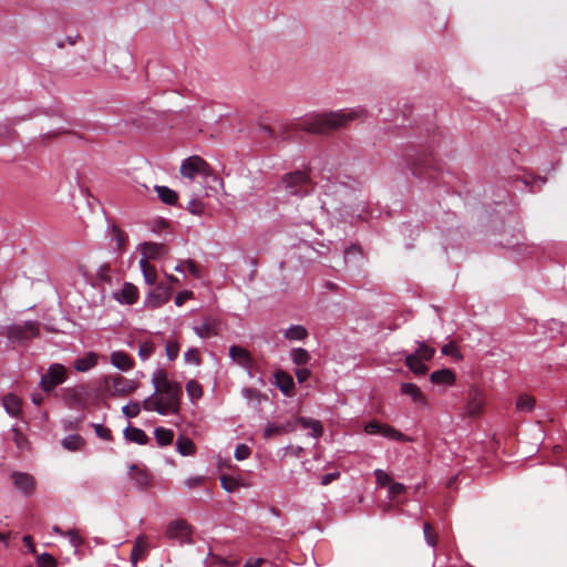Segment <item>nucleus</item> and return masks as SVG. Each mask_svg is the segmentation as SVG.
I'll return each mask as SVG.
<instances>
[{
    "label": "nucleus",
    "instance_id": "f257e3e1",
    "mask_svg": "<svg viewBox=\"0 0 567 567\" xmlns=\"http://www.w3.org/2000/svg\"><path fill=\"white\" fill-rule=\"evenodd\" d=\"M364 117L365 111L361 107L318 113L305 118L301 122V128L308 133L324 134L346 127L349 123Z\"/></svg>",
    "mask_w": 567,
    "mask_h": 567
},
{
    "label": "nucleus",
    "instance_id": "f03ea898",
    "mask_svg": "<svg viewBox=\"0 0 567 567\" xmlns=\"http://www.w3.org/2000/svg\"><path fill=\"white\" fill-rule=\"evenodd\" d=\"M280 187L288 196L303 197L309 195L313 187L306 172L296 171L282 176Z\"/></svg>",
    "mask_w": 567,
    "mask_h": 567
},
{
    "label": "nucleus",
    "instance_id": "7ed1b4c3",
    "mask_svg": "<svg viewBox=\"0 0 567 567\" xmlns=\"http://www.w3.org/2000/svg\"><path fill=\"white\" fill-rule=\"evenodd\" d=\"M182 388L178 384H166L156 394V400L162 410V415L176 414L179 411Z\"/></svg>",
    "mask_w": 567,
    "mask_h": 567
},
{
    "label": "nucleus",
    "instance_id": "20e7f679",
    "mask_svg": "<svg viewBox=\"0 0 567 567\" xmlns=\"http://www.w3.org/2000/svg\"><path fill=\"white\" fill-rule=\"evenodd\" d=\"M138 383L120 374L106 375L103 379V389L112 396L126 395L134 392Z\"/></svg>",
    "mask_w": 567,
    "mask_h": 567
},
{
    "label": "nucleus",
    "instance_id": "39448f33",
    "mask_svg": "<svg viewBox=\"0 0 567 567\" xmlns=\"http://www.w3.org/2000/svg\"><path fill=\"white\" fill-rule=\"evenodd\" d=\"M66 380V369L60 363H52L47 373L42 374L40 379V388L43 392L50 393L58 385L64 383Z\"/></svg>",
    "mask_w": 567,
    "mask_h": 567
},
{
    "label": "nucleus",
    "instance_id": "423d86ee",
    "mask_svg": "<svg viewBox=\"0 0 567 567\" xmlns=\"http://www.w3.org/2000/svg\"><path fill=\"white\" fill-rule=\"evenodd\" d=\"M181 174L183 177L193 179L196 176H209L212 169L209 165L199 156H189L184 159L181 165Z\"/></svg>",
    "mask_w": 567,
    "mask_h": 567
},
{
    "label": "nucleus",
    "instance_id": "0eeeda50",
    "mask_svg": "<svg viewBox=\"0 0 567 567\" xmlns=\"http://www.w3.org/2000/svg\"><path fill=\"white\" fill-rule=\"evenodd\" d=\"M10 480L14 489L24 497H31L34 495L37 491V480L30 473L13 471L10 474Z\"/></svg>",
    "mask_w": 567,
    "mask_h": 567
},
{
    "label": "nucleus",
    "instance_id": "6e6552de",
    "mask_svg": "<svg viewBox=\"0 0 567 567\" xmlns=\"http://www.w3.org/2000/svg\"><path fill=\"white\" fill-rule=\"evenodd\" d=\"M39 323L27 321L23 324H12L8 328L7 336L11 341L25 342L39 334Z\"/></svg>",
    "mask_w": 567,
    "mask_h": 567
},
{
    "label": "nucleus",
    "instance_id": "1a4fd4ad",
    "mask_svg": "<svg viewBox=\"0 0 567 567\" xmlns=\"http://www.w3.org/2000/svg\"><path fill=\"white\" fill-rule=\"evenodd\" d=\"M172 296L169 282H159L148 292L146 303L152 308H158L166 303Z\"/></svg>",
    "mask_w": 567,
    "mask_h": 567
},
{
    "label": "nucleus",
    "instance_id": "9d476101",
    "mask_svg": "<svg viewBox=\"0 0 567 567\" xmlns=\"http://www.w3.org/2000/svg\"><path fill=\"white\" fill-rule=\"evenodd\" d=\"M193 330L200 339L216 337L220 331V320L216 317H206L199 324L194 326Z\"/></svg>",
    "mask_w": 567,
    "mask_h": 567
},
{
    "label": "nucleus",
    "instance_id": "9b49d317",
    "mask_svg": "<svg viewBox=\"0 0 567 567\" xmlns=\"http://www.w3.org/2000/svg\"><path fill=\"white\" fill-rule=\"evenodd\" d=\"M166 536L171 539H176L181 544L190 543V527L184 520L172 522L166 529Z\"/></svg>",
    "mask_w": 567,
    "mask_h": 567
},
{
    "label": "nucleus",
    "instance_id": "f8f14e48",
    "mask_svg": "<svg viewBox=\"0 0 567 567\" xmlns=\"http://www.w3.org/2000/svg\"><path fill=\"white\" fill-rule=\"evenodd\" d=\"M297 423H298L297 419L296 420H287L286 422H282V423L268 422L264 429V437L268 440L275 435L291 433L296 430Z\"/></svg>",
    "mask_w": 567,
    "mask_h": 567
},
{
    "label": "nucleus",
    "instance_id": "ddd939ff",
    "mask_svg": "<svg viewBox=\"0 0 567 567\" xmlns=\"http://www.w3.org/2000/svg\"><path fill=\"white\" fill-rule=\"evenodd\" d=\"M128 475L130 478L134 482L135 486L141 491L146 489L151 485L152 475L145 468L133 464L130 466Z\"/></svg>",
    "mask_w": 567,
    "mask_h": 567
},
{
    "label": "nucleus",
    "instance_id": "4468645a",
    "mask_svg": "<svg viewBox=\"0 0 567 567\" xmlns=\"http://www.w3.org/2000/svg\"><path fill=\"white\" fill-rule=\"evenodd\" d=\"M114 299L123 305H133L138 297L137 288L130 282H125L123 287L113 293Z\"/></svg>",
    "mask_w": 567,
    "mask_h": 567
},
{
    "label": "nucleus",
    "instance_id": "2eb2a0df",
    "mask_svg": "<svg viewBox=\"0 0 567 567\" xmlns=\"http://www.w3.org/2000/svg\"><path fill=\"white\" fill-rule=\"evenodd\" d=\"M229 357L234 362L244 369L249 370L252 367V358L250 353L239 346L229 347Z\"/></svg>",
    "mask_w": 567,
    "mask_h": 567
},
{
    "label": "nucleus",
    "instance_id": "dca6fc26",
    "mask_svg": "<svg viewBox=\"0 0 567 567\" xmlns=\"http://www.w3.org/2000/svg\"><path fill=\"white\" fill-rule=\"evenodd\" d=\"M411 173L419 178H433L429 158H417L410 164Z\"/></svg>",
    "mask_w": 567,
    "mask_h": 567
},
{
    "label": "nucleus",
    "instance_id": "f3484780",
    "mask_svg": "<svg viewBox=\"0 0 567 567\" xmlns=\"http://www.w3.org/2000/svg\"><path fill=\"white\" fill-rule=\"evenodd\" d=\"M110 362L114 368L121 371H128L134 365L132 358L124 351H113L110 354Z\"/></svg>",
    "mask_w": 567,
    "mask_h": 567
},
{
    "label": "nucleus",
    "instance_id": "a211bd4d",
    "mask_svg": "<svg viewBox=\"0 0 567 567\" xmlns=\"http://www.w3.org/2000/svg\"><path fill=\"white\" fill-rule=\"evenodd\" d=\"M401 393L404 395H409L412 401L416 404L425 405L426 399L425 395L422 393L421 389L414 384L404 382L401 384Z\"/></svg>",
    "mask_w": 567,
    "mask_h": 567
},
{
    "label": "nucleus",
    "instance_id": "6ab92c4d",
    "mask_svg": "<svg viewBox=\"0 0 567 567\" xmlns=\"http://www.w3.org/2000/svg\"><path fill=\"white\" fill-rule=\"evenodd\" d=\"M99 362V354L95 352H89L85 355L78 358L74 361V369L79 372H86L93 369Z\"/></svg>",
    "mask_w": 567,
    "mask_h": 567
},
{
    "label": "nucleus",
    "instance_id": "aec40b11",
    "mask_svg": "<svg viewBox=\"0 0 567 567\" xmlns=\"http://www.w3.org/2000/svg\"><path fill=\"white\" fill-rule=\"evenodd\" d=\"M2 405L6 412L11 416L16 417L21 412V400L12 393H9L2 398Z\"/></svg>",
    "mask_w": 567,
    "mask_h": 567
},
{
    "label": "nucleus",
    "instance_id": "412c9836",
    "mask_svg": "<svg viewBox=\"0 0 567 567\" xmlns=\"http://www.w3.org/2000/svg\"><path fill=\"white\" fill-rule=\"evenodd\" d=\"M151 382L154 386V395H156L161 389H166V384H178L175 381L168 380L167 374L163 369H156L153 372Z\"/></svg>",
    "mask_w": 567,
    "mask_h": 567
},
{
    "label": "nucleus",
    "instance_id": "4be33fe9",
    "mask_svg": "<svg viewBox=\"0 0 567 567\" xmlns=\"http://www.w3.org/2000/svg\"><path fill=\"white\" fill-rule=\"evenodd\" d=\"M276 385L285 395H290L293 389V379L291 375L284 371H279L275 374Z\"/></svg>",
    "mask_w": 567,
    "mask_h": 567
},
{
    "label": "nucleus",
    "instance_id": "5701e85b",
    "mask_svg": "<svg viewBox=\"0 0 567 567\" xmlns=\"http://www.w3.org/2000/svg\"><path fill=\"white\" fill-rule=\"evenodd\" d=\"M430 380L434 384L449 385L454 382L455 375L453 371L450 369H441L437 371H433L430 375Z\"/></svg>",
    "mask_w": 567,
    "mask_h": 567
},
{
    "label": "nucleus",
    "instance_id": "b1692460",
    "mask_svg": "<svg viewBox=\"0 0 567 567\" xmlns=\"http://www.w3.org/2000/svg\"><path fill=\"white\" fill-rule=\"evenodd\" d=\"M297 421L302 427L311 430V432L309 433L311 437L318 439L322 435L323 427L318 420L299 416L297 417Z\"/></svg>",
    "mask_w": 567,
    "mask_h": 567
},
{
    "label": "nucleus",
    "instance_id": "393cba45",
    "mask_svg": "<svg viewBox=\"0 0 567 567\" xmlns=\"http://www.w3.org/2000/svg\"><path fill=\"white\" fill-rule=\"evenodd\" d=\"M123 433L125 440L130 442H134L140 445H144L148 442V436L146 433L138 427L127 426Z\"/></svg>",
    "mask_w": 567,
    "mask_h": 567
},
{
    "label": "nucleus",
    "instance_id": "a878e982",
    "mask_svg": "<svg viewBox=\"0 0 567 567\" xmlns=\"http://www.w3.org/2000/svg\"><path fill=\"white\" fill-rule=\"evenodd\" d=\"M140 267H141L145 284L148 286H155L156 280H157L156 269L154 266L150 265L146 257H143L140 260Z\"/></svg>",
    "mask_w": 567,
    "mask_h": 567
},
{
    "label": "nucleus",
    "instance_id": "bb28decb",
    "mask_svg": "<svg viewBox=\"0 0 567 567\" xmlns=\"http://www.w3.org/2000/svg\"><path fill=\"white\" fill-rule=\"evenodd\" d=\"M157 193L158 198L167 205H175L178 200V195L175 190L171 189L167 186H158L154 187Z\"/></svg>",
    "mask_w": 567,
    "mask_h": 567
},
{
    "label": "nucleus",
    "instance_id": "cd10ccee",
    "mask_svg": "<svg viewBox=\"0 0 567 567\" xmlns=\"http://www.w3.org/2000/svg\"><path fill=\"white\" fill-rule=\"evenodd\" d=\"M381 435L398 442H413L411 436L403 434L402 432L388 424L382 425Z\"/></svg>",
    "mask_w": 567,
    "mask_h": 567
},
{
    "label": "nucleus",
    "instance_id": "c85d7f7f",
    "mask_svg": "<svg viewBox=\"0 0 567 567\" xmlns=\"http://www.w3.org/2000/svg\"><path fill=\"white\" fill-rule=\"evenodd\" d=\"M176 450L183 456H190L195 453L196 447L190 439L179 435L176 440Z\"/></svg>",
    "mask_w": 567,
    "mask_h": 567
},
{
    "label": "nucleus",
    "instance_id": "c756f323",
    "mask_svg": "<svg viewBox=\"0 0 567 567\" xmlns=\"http://www.w3.org/2000/svg\"><path fill=\"white\" fill-rule=\"evenodd\" d=\"M405 364L416 375H424L427 372V367L417 358L416 354H408L405 357Z\"/></svg>",
    "mask_w": 567,
    "mask_h": 567
},
{
    "label": "nucleus",
    "instance_id": "7c9ffc66",
    "mask_svg": "<svg viewBox=\"0 0 567 567\" xmlns=\"http://www.w3.org/2000/svg\"><path fill=\"white\" fill-rule=\"evenodd\" d=\"M146 547L147 544L145 537H138L131 553V561L133 567H136L138 559L146 553Z\"/></svg>",
    "mask_w": 567,
    "mask_h": 567
},
{
    "label": "nucleus",
    "instance_id": "2f4dec72",
    "mask_svg": "<svg viewBox=\"0 0 567 567\" xmlns=\"http://www.w3.org/2000/svg\"><path fill=\"white\" fill-rule=\"evenodd\" d=\"M154 436L159 446H167L173 442L174 432L159 426L154 430Z\"/></svg>",
    "mask_w": 567,
    "mask_h": 567
},
{
    "label": "nucleus",
    "instance_id": "473e14b6",
    "mask_svg": "<svg viewBox=\"0 0 567 567\" xmlns=\"http://www.w3.org/2000/svg\"><path fill=\"white\" fill-rule=\"evenodd\" d=\"M307 329L302 326L296 324L290 326L284 333V337L288 340H303L307 337Z\"/></svg>",
    "mask_w": 567,
    "mask_h": 567
},
{
    "label": "nucleus",
    "instance_id": "72a5a7b5",
    "mask_svg": "<svg viewBox=\"0 0 567 567\" xmlns=\"http://www.w3.org/2000/svg\"><path fill=\"white\" fill-rule=\"evenodd\" d=\"M84 444V440L79 434L68 435L62 440V446L69 451H78Z\"/></svg>",
    "mask_w": 567,
    "mask_h": 567
},
{
    "label": "nucleus",
    "instance_id": "f704fd0d",
    "mask_svg": "<svg viewBox=\"0 0 567 567\" xmlns=\"http://www.w3.org/2000/svg\"><path fill=\"white\" fill-rule=\"evenodd\" d=\"M535 402L534 398L527 394H522L517 398L516 409L522 413L530 412L535 408Z\"/></svg>",
    "mask_w": 567,
    "mask_h": 567
},
{
    "label": "nucleus",
    "instance_id": "c9c22d12",
    "mask_svg": "<svg viewBox=\"0 0 567 567\" xmlns=\"http://www.w3.org/2000/svg\"><path fill=\"white\" fill-rule=\"evenodd\" d=\"M145 254L148 258H157L167 254V248L163 244L148 243L145 244Z\"/></svg>",
    "mask_w": 567,
    "mask_h": 567
},
{
    "label": "nucleus",
    "instance_id": "e433bc0d",
    "mask_svg": "<svg viewBox=\"0 0 567 567\" xmlns=\"http://www.w3.org/2000/svg\"><path fill=\"white\" fill-rule=\"evenodd\" d=\"M291 360L297 365H305L310 360V354L302 348L292 349L290 352Z\"/></svg>",
    "mask_w": 567,
    "mask_h": 567
},
{
    "label": "nucleus",
    "instance_id": "4c0bfd02",
    "mask_svg": "<svg viewBox=\"0 0 567 567\" xmlns=\"http://www.w3.org/2000/svg\"><path fill=\"white\" fill-rule=\"evenodd\" d=\"M417 344H419V347L414 354H416L421 361L422 360L429 361L434 357V354H435L434 348L429 347L424 342H417Z\"/></svg>",
    "mask_w": 567,
    "mask_h": 567
},
{
    "label": "nucleus",
    "instance_id": "58836bf2",
    "mask_svg": "<svg viewBox=\"0 0 567 567\" xmlns=\"http://www.w3.org/2000/svg\"><path fill=\"white\" fill-rule=\"evenodd\" d=\"M141 409H144L145 411H148V412L155 411L162 415V410H159V406H158V403L156 400V395H154V392L152 393V395H150L143 400V402L141 404Z\"/></svg>",
    "mask_w": 567,
    "mask_h": 567
},
{
    "label": "nucleus",
    "instance_id": "ea45409f",
    "mask_svg": "<svg viewBox=\"0 0 567 567\" xmlns=\"http://www.w3.org/2000/svg\"><path fill=\"white\" fill-rule=\"evenodd\" d=\"M186 392L193 400L199 399L203 395L202 385L195 380H189L186 383Z\"/></svg>",
    "mask_w": 567,
    "mask_h": 567
},
{
    "label": "nucleus",
    "instance_id": "a19ab883",
    "mask_svg": "<svg viewBox=\"0 0 567 567\" xmlns=\"http://www.w3.org/2000/svg\"><path fill=\"white\" fill-rule=\"evenodd\" d=\"M220 485L226 492L231 493L238 488L239 482L235 477L223 475L220 477Z\"/></svg>",
    "mask_w": 567,
    "mask_h": 567
},
{
    "label": "nucleus",
    "instance_id": "79ce46f5",
    "mask_svg": "<svg viewBox=\"0 0 567 567\" xmlns=\"http://www.w3.org/2000/svg\"><path fill=\"white\" fill-rule=\"evenodd\" d=\"M122 412L127 419L136 417L141 412V403L132 401L122 408Z\"/></svg>",
    "mask_w": 567,
    "mask_h": 567
},
{
    "label": "nucleus",
    "instance_id": "37998d69",
    "mask_svg": "<svg viewBox=\"0 0 567 567\" xmlns=\"http://www.w3.org/2000/svg\"><path fill=\"white\" fill-rule=\"evenodd\" d=\"M374 476L377 484L380 485L381 487H389L390 484L393 482L391 476L381 468H377L374 471Z\"/></svg>",
    "mask_w": 567,
    "mask_h": 567
},
{
    "label": "nucleus",
    "instance_id": "c03bdc74",
    "mask_svg": "<svg viewBox=\"0 0 567 567\" xmlns=\"http://www.w3.org/2000/svg\"><path fill=\"white\" fill-rule=\"evenodd\" d=\"M423 534H424V538H425V542L426 544L432 547V548H435L436 546V535L433 533V528H432V525L430 523H424L423 525Z\"/></svg>",
    "mask_w": 567,
    "mask_h": 567
},
{
    "label": "nucleus",
    "instance_id": "a18cd8bd",
    "mask_svg": "<svg viewBox=\"0 0 567 567\" xmlns=\"http://www.w3.org/2000/svg\"><path fill=\"white\" fill-rule=\"evenodd\" d=\"M155 346L153 342H143L138 348V357L145 361L147 360L154 352Z\"/></svg>",
    "mask_w": 567,
    "mask_h": 567
},
{
    "label": "nucleus",
    "instance_id": "49530a36",
    "mask_svg": "<svg viewBox=\"0 0 567 567\" xmlns=\"http://www.w3.org/2000/svg\"><path fill=\"white\" fill-rule=\"evenodd\" d=\"M186 209L193 214L200 216L204 213V204L199 199L193 198L188 202Z\"/></svg>",
    "mask_w": 567,
    "mask_h": 567
},
{
    "label": "nucleus",
    "instance_id": "de8ad7c7",
    "mask_svg": "<svg viewBox=\"0 0 567 567\" xmlns=\"http://www.w3.org/2000/svg\"><path fill=\"white\" fill-rule=\"evenodd\" d=\"M250 454H251V450L248 445L238 444L236 446L234 456L237 461H244V460L248 458Z\"/></svg>",
    "mask_w": 567,
    "mask_h": 567
},
{
    "label": "nucleus",
    "instance_id": "09e8293b",
    "mask_svg": "<svg viewBox=\"0 0 567 567\" xmlns=\"http://www.w3.org/2000/svg\"><path fill=\"white\" fill-rule=\"evenodd\" d=\"M405 492V486L402 483L392 482L388 487L389 497L395 499L396 496Z\"/></svg>",
    "mask_w": 567,
    "mask_h": 567
},
{
    "label": "nucleus",
    "instance_id": "8fccbe9b",
    "mask_svg": "<svg viewBox=\"0 0 567 567\" xmlns=\"http://www.w3.org/2000/svg\"><path fill=\"white\" fill-rule=\"evenodd\" d=\"M94 431L96 436L104 441H111L112 440V433L109 427H105L102 424H93Z\"/></svg>",
    "mask_w": 567,
    "mask_h": 567
},
{
    "label": "nucleus",
    "instance_id": "3c124183",
    "mask_svg": "<svg viewBox=\"0 0 567 567\" xmlns=\"http://www.w3.org/2000/svg\"><path fill=\"white\" fill-rule=\"evenodd\" d=\"M38 566L39 567H54L56 565L55 559L52 555L48 553H43L38 557Z\"/></svg>",
    "mask_w": 567,
    "mask_h": 567
},
{
    "label": "nucleus",
    "instance_id": "603ef678",
    "mask_svg": "<svg viewBox=\"0 0 567 567\" xmlns=\"http://www.w3.org/2000/svg\"><path fill=\"white\" fill-rule=\"evenodd\" d=\"M184 359L187 363H192V364H196V365H199V363H200L198 350L195 348L188 349L184 353Z\"/></svg>",
    "mask_w": 567,
    "mask_h": 567
},
{
    "label": "nucleus",
    "instance_id": "864d4df0",
    "mask_svg": "<svg viewBox=\"0 0 567 567\" xmlns=\"http://www.w3.org/2000/svg\"><path fill=\"white\" fill-rule=\"evenodd\" d=\"M382 425L383 423H380L375 420L370 421L364 425V432L370 435L381 434Z\"/></svg>",
    "mask_w": 567,
    "mask_h": 567
},
{
    "label": "nucleus",
    "instance_id": "5fc2aeb1",
    "mask_svg": "<svg viewBox=\"0 0 567 567\" xmlns=\"http://www.w3.org/2000/svg\"><path fill=\"white\" fill-rule=\"evenodd\" d=\"M66 537L69 538L70 540V544L75 548L78 549L82 544H83V539L79 536V534L76 533V530L74 529H69L66 532Z\"/></svg>",
    "mask_w": 567,
    "mask_h": 567
},
{
    "label": "nucleus",
    "instance_id": "6e6d98bb",
    "mask_svg": "<svg viewBox=\"0 0 567 567\" xmlns=\"http://www.w3.org/2000/svg\"><path fill=\"white\" fill-rule=\"evenodd\" d=\"M205 482V477L197 475V476H190L184 481V485L187 488H195L200 486Z\"/></svg>",
    "mask_w": 567,
    "mask_h": 567
},
{
    "label": "nucleus",
    "instance_id": "4d7b16f0",
    "mask_svg": "<svg viewBox=\"0 0 567 567\" xmlns=\"http://www.w3.org/2000/svg\"><path fill=\"white\" fill-rule=\"evenodd\" d=\"M166 355L169 360H175L178 357L179 347L176 342H168L166 344Z\"/></svg>",
    "mask_w": 567,
    "mask_h": 567
},
{
    "label": "nucleus",
    "instance_id": "13d9d810",
    "mask_svg": "<svg viewBox=\"0 0 567 567\" xmlns=\"http://www.w3.org/2000/svg\"><path fill=\"white\" fill-rule=\"evenodd\" d=\"M193 297V292L189 291V290H184V291H179L176 296H175V305L177 307H181L185 303V301L187 299H190Z\"/></svg>",
    "mask_w": 567,
    "mask_h": 567
},
{
    "label": "nucleus",
    "instance_id": "bf43d9fd",
    "mask_svg": "<svg viewBox=\"0 0 567 567\" xmlns=\"http://www.w3.org/2000/svg\"><path fill=\"white\" fill-rule=\"evenodd\" d=\"M441 351L444 355L458 357V350L454 343L444 344Z\"/></svg>",
    "mask_w": 567,
    "mask_h": 567
},
{
    "label": "nucleus",
    "instance_id": "052dcab7",
    "mask_svg": "<svg viewBox=\"0 0 567 567\" xmlns=\"http://www.w3.org/2000/svg\"><path fill=\"white\" fill-rule=\"evenodd\" d=\"M186 267L192 276H194L195 278H200V270L199 267L195 264V261H193L192 259H187Z\"/></svg>",
    "mask_w": 567,
    "mask_h": 567
},
{
    "label": "nucleus",
    "instance_id": "680f3d73",
    "mask_svg": "<svg viewBox=\"0 0 567 567\" xmlns=\"http://www.w3.org/2000/svg\"><path fill=\"white\" fill-rule=\"evenodd\" d=\"M296 377L299 383H303L310 377V370L307 368H301L296 371Z\"/></svg>",
    "mask_w": 567,
    "mask_h": 567
},
{
    "label": "nucleus",
    "instance_id": "e2e57ef3",
    "mask_svg": "<svg viewBox=\"0 0 567 567\" xmlns=\"http://www.w3.org/2000/svg\"><path fill=\"white\" fill-rule=\"evenodd\" d=\"M339 476H340L339 472H332V473L324 474L323 476H321V484L328 485L331 482L336 481Z\"/></svg>",
    "mask_w": 567,
    "mask_h": 567
},
{
    "label": "nucleus",
    "instance_id": "0e129e2a",
    "mask_svg": "<svg viewBox=\"0 0 567 567\" xmlns=\"http://www.w3.org/2000/svg\"><path fill=\"white\" fill-rule=\"evenodd\" d=\"M43 400H44L43 395L39 392H34L31 394V401L37 406L41 405Z\"/></svg>",
    "mask_w": 567,
    "mask_h": 567
},
{
    "label": "nucleus",
    "instance_id": "69168bd1",
    "mask_svg": "<svg viewBox=\"0 0 567 567\" xmlns=\"http://www.w3.org/2000/svg\"><path fill=\"white\" fill-rule=\"evenodd\" d=\"M264 563L262 558L249 559L245 563L244 567H260Z\"/></svg>",
    "mask_w": 567,
    "mask_h": 567
},
{
    "label": "nucleus",
    "instance_id": "338daca9",
    "mask_svg": "<svg viewBox=\"0 0 567 567\" xmlns=\"http://www.w3.org/2000/svg\"><path fill=\"white\" fill-rule=\"evenodd\" d=\"M243 394L247 399H252L258 395V391L256 389L246 388L243 390Z\"/></svg>",
    "mask_w": 567,
    "mask_h": 567
},
{
    "label": "nucleus",
    "instance_id": "774afa93",
    "mask_svg": "<svg viewBox=\"0 0 567 567\" xmlns=\"http://www.w3.org/2000/svg\"><path fill=\"white\" fill-rule=\"evenodd\" d=\"M185 268L186 267V260L185 261H181L178 262L175 267H174V270L177 271V272H184L185 271Z\"/></svg>",
    "mask_w": 567,
    "mask_h": 567
}]
</instances>
